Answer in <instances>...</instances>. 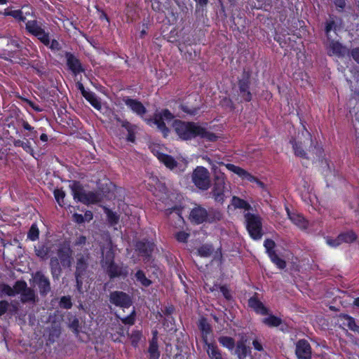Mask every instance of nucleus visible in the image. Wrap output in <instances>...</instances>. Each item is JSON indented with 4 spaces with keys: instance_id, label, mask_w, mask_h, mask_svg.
<instances>
[{
    "instance_id": "1",
    "label": "nucleus",
    "mask_w": 359,
    "mask_h": 359,
    "mask_svg": "<svg viewBox=\"0 0 359 359\" xmlns=\"http://www.w3.org/2000/svg\"><path fill=\"white\" fill-rule=\"evenodd\" d=\"M172 128L178 137L184 141L200 137L213 142L219 139L215 133L208 131L205 127L194 121L175 119L172 123Z\"/></svg>"
},
{
    "instance_id": "2",
    "label": "nucleus",
    "mask_w": 359,
    "mask_h": 359,
    "mask_svg": "<svg viewBox=\"0 0 359 359\" xmlns=\"http://www.w3.org/2000/svg\"><path fill=\"white\" fill-rule=\"evenodd\" d=\"M223 218L221 210L214 207L206 209L201 205L196 204L191 210L189 219L191 224L199 225L203 223L214 224L219 222Z\"/></svg>"
},
{
    "instance_id": "3",
    "label": "nucleus",
    "mask_w": 359,
    "mask_h": 359,
    "mask_svg": "<svg viewBox=\"0 0 359 359\" xmlns=\"http://www.w3.org/2000/svg\"><path fill=\"white\" fill-rule=\"evenodd\" d=\"M114 259L115 253L111 248H109L105 254L102 252V258L100 260V265L102 269L110 279H114L121 276L126 277L128 272L122 266L117 264Z\"/></svg>"
},
{
    "instance_id": "4",
    "label": "nucleus",
    "mask_w": 359,
    "mask_h": 359,
    "mask_svg": "<svg viewBox=\"0 0 359 359\" xmlns=\"http://www.w3.org/2000/svg\"><path fill=\"white\" fill-rule=\"evenodd\" d=\"M74 200L85 205L97 204L102 201V197L97 191L86 192L79 181H74L69 186Z\"/></svg>"
},
{
    "instance_id": "5",
    "label": "nucleus",
    "mask_w": 359,
    "mask_h": 359,
    "mask_svg": "<svg viewBox=\"0 0 359 359\" xmlns=\"http://www.w3.org/2000/svg\"><path fill=\"white\" fill-rule=\"evenodd\" d=\"M174 118L175 116L168 109H163L160 111H156L153 117L144 119V122L149 126H156L165 137L170 133V129L167 127L165 121H171Z\"/></svg>"
},
{
    "instance_id": "6",
    "label": "nucleus",
    "mask_w": 359,
    "mask_h": 359,
    "mask_svg": "<svg viewBox=\"0 0 359 359\" xmlns=\"http://www.w3.org/2000/svg\"><path fill=\"white\" fill-rule=\"evenodd\" d=\"M252 83V73L250 70L244 69L237 79L238 100V102H250L252 100V93L250 90Z\"/></svg>"
},
{
    "instance_id": "7",
    "label": "nucleus",
    "mask_w": 359,
    "mask_h": 359,
    "mask_svg": "<svg viewBox=\"0 0 359 359\" xmlns=\"http://www.w3.org/2000/svg\"><path fill=\"white\" fill-rule=\"evenodd\" d=\"M213 170L214 182L210 194L216 203L223 204L226 198V176L224 172L217 170L215 167Z\"/></svg>"
},
{
    "instance_id": "8",
    "label": "nucleus",
    "mask_w": 359,
    "mask_h": 359,
    "mask_svg": "<svg viewBox=\"0 0 359 359\" xmlns=\"http://www.w3.org/2000/svg\"><path fill=\"white\" fill-rule=\"evenodd\" d=\"M246 229L255 241L260 240L263 236L262 220L259 215L247 212L244 215Z\"/></svg>"
},
{
    "instance_id": "9",
    "label": "nucleus",
    "mask_w": 359,
    "mask_h": 359,
    "mask_svg": "<svg viewBox=\"0 0 359 359\" xmlns=\"http://www.w3.org/2000/svg\"><path fill=\"white\" fill-rule=\"evenodd\" d=\"M191 180L194 184L201 191H207L211 185L208 170L203 166H197L193 171Z\"/></svg>"
},
{
    "instance_id": "10",
    "label": "nucleus",
    "mask_w": 359,
    "mask_h": 359,
    "mask_svg": "<svg viewBox=\"0 0 359 359\" xmlns=\"http://www.w3.org/2000/svg\"><path fill=\"white\" fill-rule=\"evenodd\" d=\"M304 129L306 135L304 140L301 137H298L297 140L292 138L290 142L292 146L295 156L302 158L309 159L307 153V147H309V144L312 143V138L311 133L307 130L305 126H304Z\"/></svg>"
},
{
    "instance_id": "11",
    "label": "nucleus",
    "mask_w": 359,
    "mask_h": 359,
    "mask_svg": "<svg viewBox=\"0 0 359 359\" xmlns=\"http://www.w3.org/2000/svg\"><path fill=\"white\" fill-rule=\"evenodd\" d=\"M219 164L220 165L225 166L229 171L236 174L242 180H246L250 182H255L257 186L263 190L266 189V185L263 182L259 180L257 177L252 175L245 169L231 163H224V162H219Z\"/></svg>"
},
{
    "instance_id": "12",
    "label": "nucleus",
    "mask_w": 359,
    "mask_h": 359,
    "mask_svg": "<svg viewBox=\"0 0 359 359\" xmlns=\"http://www.w3.org/2000/svg\"><path fill=\"white\" fill-rule=\"evenodd\" d=\"M276 244L275 241L271 238H266L264 241V247L266 252L273 263L278 269H284L286 267V262L278 257L276 250Z\"/></svg>"
},
{
    "instance_id": "13",
    "label": "nucleus",
    "mask_w": 359,
    "mask_h": 359,
    "mask_svg": "<svg viewBox=\"0 0 359 359\" xmlns=\"http://www.w3.org/2000/svg\"><path fill=\"white\" fill-rule=\"evenodd\" d=\"M34 283L37 285L41 296L46 297L51 290L50 282L41 271L32 274Z\"/></svg>"
},
{
    "instance_id": "14",
    "label": "nucleus",
    "mask_w": 359,
    "mask_h": 359,
    "mask_svg": "<svg viewBox=\"0 0 359 359\" xmlns=\"http://www.w3.org/2000/svg\"><path fill=\"white\" fill-rule=\"evenodd\" d=\"M109 297L111 304L123 309L129 308L133 304L130 296L122 291H113Z\"/></svg>"
},
{
    "instance_id": "15",
    "label": "nucleus",
    "mask_w": 359,
    "mask_h": 359,
    "mask_svg": "<svg viewBox=\"0 0 359 359\" xmlns=\"http://www.w3.org/2000/svg\"><path fill=\"white\" fill-rule=\"evenodd\" d=\"M342 24L341 18L330 14L328 18L323 23V30L327 39H331V32H333L337 34V32L340 30Z\"/></svg>"
},
{
    "instance_id": "16",
    "label": "nucleus",
    "mask_w": 359,
    "mask_h": 359,
    "mask_svg": "<svg viewBox=\"0 0 359 359\" xmlns=\"http://www.w3.org/2000/svg\"><path fill=\"white\" fill-rule=\"evenodd\" d=\"M123 101L132 112L139 116L143 121L147 118L145 116L147 109L140 100L130 97H125Z\"/></svg>"
},
{
    "instance_id": "17",
    "label": "nucleus",
    "mask_w": 359,
    "mask_h": 359,
    "mask_svg": "<svg viewBox=\"0 0 359 359\" xmlns=\"http://www.w3.org/2000/svg\"><path fill=\"white\" fill-rule=\"evenodd\" d=\"M55 250L57 251V257L60 260L61 265L64 268L70 267L72 260V250L69 245L60 243Z\"/></svg>"
},
{
    "instance_id": "18",
    "label": "nucleus",
    "mask_w": 359,
    "mask_h": 359,
    "mask_svg": "<svg viewBox=\"0 0 359 359\" xmlns=\"http://www.w3.org/2000/svg\"><path fill=\"white\" fill-rule=\"evenodd\" d=\"M154 247L155 245L153 242L143 239L136 243L135 250L140 257H143L144 261L148 262L151 257Z\"/></svg>"
},
{
    "instance_id": "19",
    "label": "nucleus",
    "mask_w": 359,
    "mask_h": 359,
    "mask_svg": "<svg viewBox=\"0 0 359 359\" xmlns=\"http://www.w3.org/2000/svg\"><path fill=\"white\" fill-rule=\"evenodd\" d=\"M64 55L66 57V64L68 69L74 76L85 72V69L80 60L74 53L65 51Z\"/></svg>"
},
{
    "instance_id": "20",
    "label": "nucleus",
    "mask_w": 359,
    "mask_h": 359,
    "mask_svg": "<svg viewBox=\"0 0 359 359\" xmlns=\"http://www.w3.org/2000/svg\"><path fill=\"white\" fill-rule=\"evenodd\" d=\"M295 354L297 359H311L312 348L306 339H302L297 341Z\"/></svg>"
},
{
    "instance_id": "21",
    "label": "nucleus",
    "mask_w": 359,
    "mask_h": 359,
    "mask_svg": "<svg viewBox=\"0 0 359 359\" xmlns=\"http://www.w3.org/2000/svg\"><path fill=\"white\" fill-rule=\"evenodd\" d=\"M55 250V245L48 241L40 243L34 247V252L36 257L42 260L47 259Z\"/></svg>"
},
{
    "instance_id": "22",
    "label": "nucleus",
    "mask_w": 359,
    "mask_h": 359,
    "mask_svg": "<svg viewBox=\"0 0 359 359\" xmlns=\"http://www.w3.org/2000/svg\"><path fill=\"white\" fill-rule=\"evenodd\" d=\"M123 13L126 18V22L127 23L131 24L135 22L139 18V11L137 4L134 1L126 3Z\"/></svg>"
},
{
    "instance_id": "23",
    "label": "nucleus",
    "mask_w": 359,
    "mask_h": 359,
    "mask_svg": "<svg viewBox=\"0 0 359 359\" xmlns=\"http://www.w3.org/2000/svg\"><path fill=\"white\" fill-rule=\"evenodd\" d=\"M248 306L251 308L256 313L261 315H268L269 309L258 299L257 293L248 299Z\"/></svg>"
},
{
    "instance_id": "24",
    "label": "nucleus",
    "mask_w": 359,
    "mask_h": 359,
    "mask_svg": "<svg viewBox=\"0 0 359 359\" xmlns=\"http://www.w3.org/2000/svg\"><path fill=\"white\" fill-rule=\"evenodd\" d=\"M286 212L290 220L302 230H306L309 227V222L305 217L299 213L291 212L288 208H286Z\"/></svg>"
},
{
    "instance_id": "25",
    "label": "nucleus",
    "mask_w": 359,
    "mask_h": 359,
    "mask_svg": "<svg viewBox=\"0 0 359 359\" xmlns=\"http://www.w3.org/2000/svg\"><path fill=\"white\" fill-rule=\"evenodd\" d=\"M198 327L201 332L202 341L204 345L210 344L208 341V335L212 334V330L207 318L204 317L201 318L198 321Z\"/></svg>"
},
{
    "instance_id": "26",
    "label": "nucleus",
    "mask_w": 359,
    "mask_h": 359,
    "mask_svg": "<svg viewBox=\"0 0 359 359\" xmlns=\"http://www.w3.org/2000/svg\"><path fill=\"white\" fill-rule=\"evenodd\" d=\"M339 320L341 323L342 325L347 327L350 330L359 334V323H357L355 318L352 316L346 313H341L339 316Z\"/></svg>"
},
{
    "instance_id": "27",
    "label": "nucleus",
    "mask_w": 359,
    "mask_h": 359,
    "mask_svg": "<svg viewBox=\"0 0 359 359\" xmlns=\"http://www.w3.org/2000/svg\"><path fill=\"white\" fill-rule=\"evenodd\" d=\"M156 157L161 163L170 170H173L177 166V161L171 155L158 152Z\"/></svg>"
},
{
    "instance_id": "28",
    "label": "nucleus",
    "mask_w": 359,
    "mask_h": 359,
    "mask_svg": "<svg viewBox=\"0 0 359 359\" xmlns=\"http://www.w3.org/2000/svg\"><path fill=\"white\" fill-rule=\"evenodd\" d=\"M88 264L86 259L83 256H81L76 260V271L74 273L75 276L83 277L85 276Z\"/></svg>"
},
{
    "instance_id": "29",
    "label": "nucleus",
    "mask_w": 359,
    "mask_h": 359,
    "mask_svg": "<svg viewBox=\"0 0 359 359\" xmlns=\"http://www.w3.org/2000/svg\"><path fill=\"white\" fill-rule=\"evenodd\" d=\"M61 263L57 257H52L50 259V269L53 279H58L62 273Z\"/></svg>"
},
{
    "instance_id": "30",
    "label": "nucleus",
    "mask_w": 359,
    "mask_h": 359,
    "mask_svg": "<svg viewBox=\"0 0 359 359\" xmlns=\"http://www.w3.org/2000/svg\"><path fill=\"white\" fill-rule=\"evenodd\" d=\"M206 352L210 359H224L222 351L215 343H210L206 345Z\"/></svg>"
},
{
    "instance_id": "31",
    "label": "nucleus",
    "mask_w": 359,
    "mask_h": 359,
    "mask_svg": "<svg viewBox=\"0 0 359 359\" xmlns=\"http://www.w3.org/2000/svg\"><path fill=\"white\" fill-rule=\"evenodd\" d=\"M235 349V355L238 359H245L247 356L251 355V348L246 345L243 344L241 342H236Z\"/></svg>"
},
{
    "instance_id": "32",
    "label": "nucleus",
    "mask_w": 359,
    "mask_h": 359,
    "mask_svg": "<svg viewBox=\"0 0 359 359\" xmlns=\"http://www.w3.org/2000/svg\"><path fill=\"white\" fill-rule=\"evenodd\" d=\"M309 153L312 156L309 157V158H313V160L320 161L323 158L324 156V150L321 146H320L318 143L313 145V142L309 144V147L308 149Z\"/></svg>"
},
{
    "instance_id": "33",
    "label": "nucleus",
    "mask_w": 359,
    "mask_h": 359,
    "mask_svg": "<svg viewBox=\"0 0 359 359\" xmlns=\"http://www.w3.org/2000/svg\"><path fill=\"white\" fill-rule=\"evenodd\" d=\"M262 322L269 327H277L282 324L283 320L278 316L273 314H269V316L263 318Z\"/></svg>"
},
{
    "instance_id": "34",
    "label": "nucleus",
    "mask_w": 359,
    "mask_h": 359,
    "mask_svg": "<svg viewBox=\"0 0 359 359\" xmlns=\"http://www.w3.org/2000/svg\"><path fill=\"white\" fill-rule=\"evenodd\" d=\"M327 40L329 41V48L332 50L334 55L339 56L343 55L344 47L339 41L332 39V36H331V39Z\"/></svg>"
},
{
    "instance_id": "35",
    "label": "nucleus",
    "mask_w": 359,
    "mask_h": 359,
    "mask_svg": "<svg viewBox=\"0 0 359 359\" xmlns=\"http://www.w3.org/2000/svg\"><path fill=\"white\" fill-rule=\"evenodd\" d=\"M20 295V301L23 304L36 302V295L34 290L31 287H27Z\"/></svg>"
},
{
    "instance_id": "36",
    "label": "nucleus",
    "mask_w": 359,
    "mask_h": 359,
    "mask_svg": "<svg viewBox=\"0 0 359 359\" xmlns=\"http://www.w3.org/2000/svg\"><path fill=\"white\" fill-rule=\"evenodd\" d=\"M231 204L235 208L243 209L245 210L251 209V205L248 201L236 196L232 197Z\"/></svg>"
},
{
    "instance_id": "37",
    "label": "nucleus",
    "mask_w": 359,
    "mask_h": 359,
    "mask_svg": "<svg viewBox=\"0 0 359 359\" xmlns=\"http://www.w3.org/2000/svg\"><path fill=\"white\" fill-rule=\"evenodd\" d=\"M218 341L220 345L229 351H232L236 345L235 339L233 337L229 336L219 337L218 338Z\"/></svg>"
},
{
    "instance_id": "38",
    "label": "nucleus",
    "mask_w": 359,
    "mask_h": 359,
    "mask_svg": "<svg viewBox=\"0 0 359 359\" xmlns=\"http://www.w3.org/2000/svg\"><path fill=\"white\" fill-rule=\"evenodd\" d=\"M104 212L107 215V220L110 226H115L118 223L120 217L116 212L107 207L104 208Z\"/></svg>"
},
{
    "instance_id": "39",
    "label": "nucleus",
    "mask_w": 359,
    "mask_h": 359,
    "mask_svg": "<svg viewBox=\"0 0 359 359\" xmlns=\"http://www.w3.org/2000/svg\"><path fill=\"white\" fill-rule=\"evenodd\" d=\"M149 358L159 359L161 353L158 348V341H149Z\"/></svg>"
},
{
    "instance_id": "40",
    "label": "nucleus",
    "mask_w": 359,
    "mask_h": 359,
    "mask_svg": "<svg viewBox=\"0 0 359 359\" xmlns=\"http://www.w3.org/2000/svg\"><path fill=\"white\" fill-rule=\"evenodd\" d=\"M339 238L342 243H351L357 240L358 236L353 230H350L339 233Z\"/></svg>"
},
{
    "instance_id": "41",
    "label": "nucleus",
    "mask_w": 359,
    "mask_h": 359,
    "mask_svg": "<svg viewBox=\"0 0 359 359\" xmlns=\"http://www.w3.org/2000/svg\"><path fill=\"white\" fill-rule=\"evenodd\" d=\"M4 14L6 16L13 17L18 22H25L26 20V18H25V16H24L23 12L20 9H18V10L5 9Z\"/></svg>"
},
{
    "instance_id": "42",
    "label": "nucleus",
    "mask_w": 359,
    "mask_h": 359,
    "mask_svg": "<svg viewBox=\"0 0 359 359\" xmlns=\"http://www.w3.org/2000/svg\"><path fill=\"white\" fill-rule=\"evenodd\" d=\"M135 278L137 282H139L144 287H149L152 284V281L147 278L144 272L139 269L135 273Z\"/></svg>"
},
{
    "instance_id": "43",
    "label": "nucleus",
    "mask_w": 359,
    "mask_h": 359,
    "mask_svg": "<svg viewBox=\"0 0 359 359\" xmlns=\"http://www.w3.org/2000/svg\"><path fill=\"white\" fill-rule=\"evenodd\" d=\"M41 28V25L39 24V22L36 20H28L25 23V29L27 33L34 36V34L39 30Z\"/></svg>"
},
{
    "instance_id": "44",
    "label": "nucleus",
    "mask_w": 359,
    "mask_h": 359,
    "mask_svg": "<svg viewBox=\"0 0 359 359\" xmlns=\"http://www.w3.org/2000/svg\"><path fill=\"white\" fill-rule=\"evenodd\" d=\"M34 36L36 37L37 39L39 40L44 46L49 45L50 34L49 32H46L44 29L41 28L37 31Z\"/></svg>"
},
{
    "instance_id": "45",
    "label": "nucleus",
    "mask_w": 359,
    "mask_h": 359,
    "mask_svg": "<svg viewBox=\"0 0 359 359\" xmlns=\"http://www.w3.org/2000/svg\"><path fill=\"white\" fill-rule=\"evenodd\" d=\"M213 250L212 245L204 244L198 248L197 252L201 257H208L212 255Z\"/></svg>"
},
{
    "instance_id": "46",
    "label": "nucleus",
    "mask_w": 359,
    "mask_h": 359,
    "mask_svg": "<svg viewBox=\"0 0 359 359\" xmlns=\"http://www.w3.org/2000/svg\"><path fill=\"white\" fill-rule=\"evenodd\" d=\"M27 238L32 241H36L39 238V229L36 224L34 223L30 226L27 233Z\"/></svg>"
},
{
    "instance_id": "47",
    "label": "nucleus",
    "mask_w": 359,
    "mask_h": 359,
    "mask_svg": "<svg viewBox=\"0 0 359 359\" xmlns=\"http://www.w3.org/2000/svg\"><path fill=\"white\" fill-rule=\"evenodd\" d=\"M68 326L76 337L79 334L80 323L79 320L76 317L74 316L72 318H69V323Z\"/></svg>"
},
{
    "instance_id": "48",
    "label": "nucleus",
    "mask_w": 359,
    "mask_h": 359,
    "mask_svg": "<svg viewBox=\"0 0 359 359\" xmlns=\"http://www.w3.org/2000/svg\"><path fill=\"white\" fill-rule=\"evenodd\" d=\"M53 194L59 205L63 207L65 205L64 202L66 196L65 192L62 189H55L53 191Z\"/></svg>"
},
{
    "instance_id": "49",
    "label": "nucleus",
    "mask_w": 359,
    "mask_h": 359,
    "mask_svg": "<svg viewBox=\"0 0 359 359\" xmlns=\"http://www.w3.org/2000/svg\"><path fill=\"white\" fill-rule=\"evenodd\" d=\"M27 287V284L25 280H17L13 285L15 295L22 293Z\"/></svg>"
},
{
    "instance_id": "50",
    "label": "nucleus",
    "mask_w": 359,
    "mask_h": 359,
    "mask_svg": "<svg viewBox=\"0 0 359 359\" xmlns=\"http://www.w3.org/2000/svg\"><path fill=\"white\" fill-rule=\"evenodd\" d=\"M72 302L70 296H62L59 302V306L62 309H69L72 307Z\"/></svg>"
},
{
    "instance_id": "51",
    "label": "nucleus",
    "mask_w": 359,
    "mask_h": 359,
    "mask_svg": "<svg viewBox=\"0 0 359 359\" xmlns=\"http://www.w3.org/2000/svg\"><path fill=\"white\" fill-rule=\"evenodd\" d=\"M142 29L140 32V38L144 39L145 36L147 34V30L149 29L150 27V19L149 17L143 18L142 21Z\"/></svg>"
},
{
    "instance_id": "52",
    "label": "nucleus",
    "mask_w": 359,
    "mask_h": 359,
    "mask_svg": "<svg viewBox=\"0 0 359 359\" xmlns=\"http://www.w3.org/2000/svg\"><path fill=\"white\" fill-rule=\"evenodd\" d=\"M180 109L184 112V114L190 116H195L198 114L199 108L198 107H190L186 104H180Z\"/></svg>"
},
{
    "instance_id": "53",
    "label": "nucleus",
    "mask_w": 359,
    "mask_h": 359,
    "mask_svg": "<svg viewBox=\"0 0 359 359\" xmlns=\"http://www.w3.org/2000/svg\"><path fill=\"white\" fill-rule=\"evenodd\" d=\"M135 316L136 312L135 309L133 308L130 313L128 316L121 318V320L124 325H133L135 323Z\"/></svg>"
},
{
    "instance_id": "54",
    "label": "nucleus",
    "mask_w": 359,
    "mask_h": 359,
    "mask_svg": "<svg viewBox=\"0 0 359 359\" xmlns=\"http://www.w3.org/2000/svg\"><path fill=\"white\" fill-rule=\"evenodd\" d=\"M53 53H56L57 52L60 51L62 50V45L60 44V43L53 39L50 41V39L49 40V45L46 46Z\"/></svg>"
},
{
    "instance_id": "55",
    "label": "nucleus",
    "mask_w": 359,
    "mask_h": 359,
    "mask_svg": "<svg viewBox=\"0 0 359 359\" xmlns=\"http://www.w3.org/2000/svg\"><path fill=\"white\" fill-rule=\"evenodd\" d=\"M189 236H190L189 233H187L184 231H180L175 234V239L178 242L183 243H187Z\"/></svg>"
},
{
    "instance_id": "56",
    "label": "nucleus",
    "mask_w": 359,
    "mask_h": 359,
    "mask_svg": "<svg viewBox=\"0 0 359 359\" xmlns=\"http://www.w3.org/2000/svg\"><path fill=\"white\" fill-rule=\"evenodd\" d=\"M182 208L180 205H174L172 208L165 209V214L167 216H170L172 213L175 212L179 217L182 218Z\"/></svg>"
},
{
    "instance_id": "57",
    "label": "nucleus",
    "mask_w": 359,
    "mask_h": 359,
    "mask_svg": "<svg viewBox=\"0 0 359 359\" xmlns=\"http://www.w3.org/2000/svg\"><path fill=\"white\" fill-rule=\"evenodd\" d=\"M31 67L34 70L35 73L39 76H42L46 74L45 68L40 64L39 62H34L31 65Z\"/></svg>"
},
{
    "instance_id": "58",
    "label": "nucleus",
    "mask_w": 359,
    "mask_h": 359,
    "mask_svg": "<svg viewBox=\"0 0 359 359\" xmlns=\"http://www.w3.org/2000/svg\"><path fill=\"white\" fill-rule=\"evenodd\" d=\"M220 102L223 107L229 109L231 111L234 110L236 108L233 102L229 97H224V98L222 99Z\"/></svg>"
},
{
    "instance_id": "59",
    "label": "nucleus",
    "mask_w": 359,
    "mask_h": 359,
    "mask_svg": "<svg viewBox=\"0 0 359 359\" xmlns=\"http://www.w3.org/2000/svg\"><path fill=\"white\" fill-rule=\"evenodd\" d=\"M142 337V332L139 330L133 331L130 335L133 346H136Z\"/></svg>"
},
{
    "instance_id": "60",
    "label": "nucleus",
    "mask_w": 359,
    "mask_h": 359,
    "mask_svg": "<svg viewBox=\"0 0 359 359\" xmlns=\"http://www.w3.org/2000/svg\"><path fill=\"white\" fill-rule=\"evenodd\" d=\"M135 128H136V126L135 125H133V126H131V128L130 129L126 130L128 132L126 140L128 142H133V143L135 142V138H136L135 133Z\"/></svg>"
},
{
    "instance_id": "61",
    "label": "nucleus",
    "mask_w": 359,
    "mask_h": 359,
    "mask_svg": "<svg viewBox=\"0 0 359 359\" xmlns=\"http://www.w3.org/2000/svg\"><path fill=\"white\" fill-rule=\"evenodd\" d=\"M219 290L222 292V294L224 296V297L227 301H231V300L233 299V297L231 295V291L229 290V289L226 285H222L219 287Z\"/></svg>"
},
{
    "instance_id": "62",
    "label": "nucleus",
    "mask_w": 359,
    "mask_h": 359,
    "mask_svg": "<svg viewBox=\"0 0 359 359\" xmlns=\"http://www.w3.org/2000/svg\"><path fill=\"white\" fill-rule=\"evenodd\" d=\"M22 100L36 112H41L43 111V109L39 105L34 103L33 101L27 98H22Z\"/></svg>"
},
{
    "instance_id": "63",
    "label": "nucleus",
    "mask_w": 359,
    "mask_h": 359,
    "mask_svg": "<svg viewBox=\"0 0 359 359\" xmlns=\"http://www.w3.org/2000/svg\"><path fill=\"white\" fill-rule=\"evenodd\" d=\"M1 292L9 297L15 296V291L13 287H11L8 284H3L1 286Z\"/></svg>"
},
{
    "instance_id": "64",
    "label": "nucleus",
    "mask_w": 359,
    "mask_h": 359,
    "mask_svg": "<svg viewBox=\"0 0 359 359\" xmlns=\"http://www.w3.org/2000/svg\"><path fill=\"white\" fill-rule=\"evenodd\" d=\"M114 119L116 122L119 123L121 124V126L126 130L130 129L131 126L133 125L131 124L127 120H123L121 119L118 116H115Z\"/></svg>"
}]
</instances>
